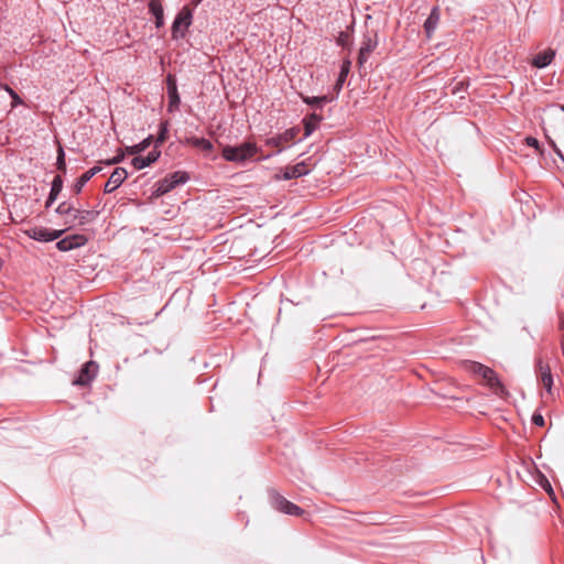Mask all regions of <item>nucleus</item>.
<instances>
[{"mask_svg": "<svg viewBox=\"0 0 564 564\" xmlns=\"http://www.w3.org/2000/svg\"><path fill=\"white\" fill-rule=\"evenodd\" d=\"M259 152V148L253 142H243L239 145H226L223 149V158L228 162L242 164L252 159Z\"/></svg>", "mask_w": 564, "mask_h": 564, "instance_id": "1", "label": "nucleus"}, {"mask_svg": "<svg viewBox=\"0 0 564 564\" xmlns=\"http://www.w3.org/2000/svg\"><path fill=\"white\" fill-rule=\"evenodd\" d=\"M188 181V175L186 172L177 171L174 172L163 180L155 183V188L153 191L154 197H160L169 192H171L176 185L184 184Z\"/></svg>", "mask_w": 564, "mask_h": 564, "instance_id": "2", "label": "nucleus"}, {"mask_svg": "<svg viewBox=\"0 0 564 564\" xmlns=\"http://www.w3.org/2000/svg\"><path fill=\"white\" fill-rule=\"evenodd\" d=\"M193 22V11L188 7H183L176 14L172 23V37L178 40L185 36L187 29Z\"/></svg>", "mask_w": 564, "mask_h": 564, "instance_id": "3", "label": "nucleus"}, {"mask_svg": "<svg viewBox=\"0 0 564 564\" xmlns=\"http://www.w3.org/2000/svg\"><path fill=\"white\" fill-rule=\"evenodd\" d=\"M484 383L498 397H505L507 395V390L500 379L498 378V375L496 371L489 367H485L481 375L479 376Z\"/></svg>", "mask_w": 564, "mask_h": 564, "instance_id": "4", "label": "nucleus"}, {"mask_svg": "<svg viewBox=\"0 0 564 564\" xmlns=\"http://www.w3.org/2000/svg\"><path fill=\"white\" fill-rule=\"evenodd\" d=\"M64 230H50L44 227H32L24 231V234L34 240L48 242L58 239Z\"/></svg>", "mask_w": 564, "mask_h": 564, "instance_id": "5", "label": "nucleus"}, {"mask_svg": "<svg viewBox=\"0 0 564 564\" xmlns=\"http://www.w3.org/2000/svg\"><path fill=\"white\" fill-rule=\"evenodd\" d=\"M272 503L276 510L285 514L300 517L304 513V510L302 508L289 501L288 499H285L284 497L276 492L272 495Z\"/></svg>", "mask_w": 564, "mask_h": 564, "instance_id": "6", "label": "nucleus"}, {"mask_svg": "<svg viewBox=\"0 0 564 564\" xmlns=\"http://www.w3.org/2000/svg\"><path fill=\"white\" fill-rule=\"evenodd\" d=\"M377 45L378 39L376 33L371 34L368 32L367 34L364 35L358 55L359 65H362L367 61L369 54L377 47Z\"/></svg>", "mask_w": 564, "mask_h": 564, "instance_id": "7", "label": "nucleus"}, {"mask_svg": "<svg viewBox=\"0 0 564 564\" xmlns=\"http://www.w3.org/2000/svg\"><path fill=\"white\" fill-rule=\"evenodd\" d=\"M128 177V172L123 167H116L111 173L108 182L105 185V193H112L116 191Z\"/></svg>", "mask_w": 564, "mask_h": 564, "instance_id": "8", "label": "nucleus"}, {"mask_svg": "<svg viewBox=\"0 0 564 564\" xmlns=\"http://www.w3.org/2000/svg\"><path fill=\"white\" fill-rule=\"evenodd\" d=\"M536 370L539 372V378L544 386L545 390L551 393L553 386V377L551 373V368L547 364H545L542 358H538L535 362Z\"/></svg>", "mask_w": 564, "mask_h": 564, "instance_id": "9", "label": "nucleus"}, {"mask_svg": "<svg viewBox=\"0 0 564 564\" xmlns=\"http://www.w3.org/2000/svg\"><path fill=\"white\" fill-rule=\"evenodd\" d=\"M99 213L96 210L75 209L73 219L70 221H67V224L69 225V227H74L76 225L84 226L95 221Z\"/></svg>", "mask_w": 564, "mask_h": 564, "instance_id": "10", "label": "nucleus"}, {"mask_svg": "<svg viewBox=\"0 0 564 564\" xmlns=\"http://www.w3.org/2000/svg\"><path fill=\"white\" fill-rule=\"evenodd\" d=\"M98 366L94 361L86 362L80 369L78 378L74 381L75 384L85 386L89 383L97 373Z\"/></svg>", "mask_w": 564, "mask_h": 564, "instance_id": "11", "label": "nucleus"}, {"mask_svg": "<svg viewBox=\"0 0 564 564\" xmlns=\"http://www.w3.org/2000/svg\"><path fill=\"white\" fill-rule=\"evenodd\" d=\"M308 172H310V169L306 167L305 162H300L295 165L286 166L283 170L282 178L283 180L297 178V177L308 174Z\"/></svg>", "mask_w": 564, "mask_h": 564, "instance_id": "12", "label": "nucleus"}, {"mask_svg": "<svg viewBox=\"0 0 564 564\" xmlns=\"http://www.w3.org/2000/svg\"><path fill=\"white\" fill-rule=\"evenodd\" d=\"M160 156L159 151H151L147 156H134L131 161V164L135 170H142L152 163H154Z\"/></svg>", "mask_w": 564, "mask_h": 564, "instance_id": "13", "label": "nucleus"}, {"mask_svg": "<svg viewBox=\"0 0 564 564\" xmlns=\"http://www.w3.org/2000/svg\"><path fill=\"white\" fill-rule=\"evenodd\" d=\"M167 94H169V98H170L167 109L170 112H172L178 108L181 100H180V96L177 93L176 84L171 76H169V80H167Z\"/></svg>", "mask_w": 564, "mask_h": 564, "instance_id": "14", "label": "nucleus"}, {"mask_svg": "<svg viewBox=\"0 0 564 564\" xmlns=\"http://www.w3.org/2000/svg\"><path fill=\"white\" fill-rule=\"evenodd\" d=\"M148 7L155 18V26L158 29L162 28L164 25V11L160 0H150Z\"/></svg>", "mask_w": 564, "mask_h": 564, "instance_id": "15", "label": "nucleus"}, {"mask_svg": "<svg viewBox=\"0 0 564 564\" xmlns=\"http://www.w3.org/2000/svg\"><path fill=\"white\" fill-rule=\"evenodd\" d=\"M555 56V52L553 50H546L536 54L532 61V65L536 68H543L551 64Z\"/></svg>", "mask_w": 564, "mask_h": 564, "instance_id": "16", "label": "nucleus"}, {"mask_svg": "<svg viewBox=\"0 0 564 564\" xmlns=\"http://www.w3.org/2000/svg\"><path fill=\"white\" fill-rule=\"evenodd\" d=\"M187 142L193 147L200 149L205 153H209L214 149L213 143L205 138L192 137L187 139Z\"/></svg>", "mask_w": 564, "mask_h": 564, "instance_id": "17", "label": "nucleus"}, {"mask_svg": "<svg viewBox=\"0 0 564 564\" xmlns=\"http://www.w3.org/2000/svg\"><path fill=\"white\" fill-rule=\"evenodd\" d=\"M438 21H440L438 10L436 8H434L431 11L429 18L425 20V23H424V28H425V31L429 36L436 29Z\"/></svg>", "mask_w": 564, "mask_h": 564, "instance_id": "18", "label": "nucleus"}, {"mask_svg": "<svg viewBox=\"0 0 564 564\" xmlns=\"http://www.w3.org/2000/svg\"><path fill=\"white\" fill-rule=\"evenodd\" d=\"M293 138H294L293 131L292 130H288L283 134L270 138L268 140V144L271 145V147L280 148L282 144L291 141Z\"/></svg>", "mask_w": 564, "mask_h": 564, "instance_id": "19", "label": "nucleus"}, {"mask_svg": "<svg viewBox=\"0 0 564 564\" xmlns=\"http://www.w3.org/2000/svg\"><path fill=\"white\" fill-rule=\"evenodd\" d=\"M302 100L310 106L322 108L325 104L330 102L333 98L324 95L318 97L302 96Z\"/></svg>", "mask_w": 564, "mask_h": 564, "instance_id": "20", "label": "nucleus"}, {"mask_svg": "<svg viewBox=\"0 0 564 564\" xmlns=\"http://www.w3.org/2000/svg\"><path fill=\"white\" fill-rule=\"evenodd\" d=\"M350 65H351V63L348 59L344 61L343 64H341L340 73H339V76H338L337 82L335 84V89L337 90V93L340 91V89H341V87H343V85H344V83L346 80V77H347V75H348V73L350 70Z\"/></svg>", "mask_w": 564, "mask_h": 564, "instance_id": "21", "label": "nucleus"}, {"mask_svg": "<svg viewBox=\"0 0 564 564\" xmlns=\"http://www.w3.org/2000/svg\"><path fill=\"white\" fill-rule=\"evenodd\" d=\"M321 120L322 116L317 113H312L307 119H305V135H310L315 130Z\"/></svg>", "mask_w": 564, "mask_h": 564, "instance_id": "22", "label": "nucleus"}, {"mask_svg": "<svg viewBox=\"0 0 564 564\" xmlns=\"http://www.w3.org/2000/svg\"><path fill=\"white\" fill-rule=\"evenodd\" d=\"M63 188V180L59 175H56L52 182L50 195L52 199H56Z\"/></svg>", "mask_w": 564, "mask_h": 564, "instance_id": "23", "label": "nucleus"}, {"mask_svg": "<svg viewBox=\"0 0 564 564\" xmlns=\"http://www.w3.org/2000/svg\"><path fill=\"white\" fill-rule=\"evenodd\" d=\"M464 367L468 372L480 376L486 366L477 361H466Z\"/></svg>", "mask_w": 564, "mask_h": 564, "instance_id": "24", "label": "nucleus"}, {"mask_svg": "<svg viewBox=\"0 0 564 564\" xmlns=\"http://www.w3.org/2000/svg\"><path fill=\"white\" fill-rule=\"evenodd\" d=\"M150 145V138L143 140L142 142H140L139 144H135V145H132V147H128L126 149V151L129 153V154H138L142 151H144Z\"/></svg>", "mask_w": 564, "mask_h": 564, "instance_id": "25", "label": "nucleus"}, {"mask_svg": "<svg viewBox=\"0 0 564 564\" xmlns=\"http://www.w3.org/2000/svg\"><path fill=\"white\" fill-rule=\"evenodd\" d=\"M56 213L59 215H67L73 217L75 208H73L70 204L63 202L57 206Z\"/></svg>", "mask_w": 564, "mask_h": 564, "instance_id": "26", "label": "nucleus"}, {"mask_svg": "<svg viewBox=\"0 0 564 564\" xmlns=\"http://www.w3.org/2000/svg\"><path fill=\"white\" fill-rule=\"evenodd\" d=\"M90 176L85 172L75 183L74 185V192L76 194H79L85 186V184L90 181Z\"/></svg>", "mask_w": 564, "mask_h": 564, "instance_id": "27", "label": "nucleus"}, {"mask_svg": "<svg viewBox=\"0 0 564 564\" xmlns=\"http://www.w3.org/2000/svg\"><path fill=\"white\" fill-rule=\"evenodd\" d=\"M56 247L59 251H69L74 249L72 240H69L68 236L57 241Z\"/></svg>", "mask_w": 564, "mask_h": 564, "instance_id": "28", "label": "nucleus"}, {"mask_svg": "<svg viewBox=\"0 0 564 564\" xmlns=\"http://www.w3.org/2000/svg\"><path fill=\"white\" fill-rule=\"evenodd\" d=\"M56 247L59 251H69L74 249L72 240H69L68 236L57 241Z\"/></svg>", "mask_w": 564, "mask_h": 564, "instance_id": "29", "label": "nucleus"}, {"mask_svg": "<svg viewBox=\"0 0 564 564\" xmlns=\"http://www.w3.org/2000/svg\"><path fill=\"white\" fill-rule=\"evenodd\" d=\"M68 238L72 240L74 249L82 247L87 242V238L84 235H70Z\"/></svg>", "mask_w": 564, "mask_h": 564, "instance_id": "30", "label": "nucleus"}, {"mask_svg": "<svg viewBox=\"0 0 564 564\" xmlns=\"http://www.w3.org/2000/svg\"><path fill=\"white\" fill-rule=\"evenodd\" d=\"M56 165H57V169L59 171H63L65 172L66 170V164H65V153H64V150L62 147L58 148V151H57V160H56Z\"/></svg>", "mask_w": 564, "mask_h": 564, "instance_id": "31", "label": "nucleus"}, {"mask_svg": "<svg viewBox=\"0 0 564 564\" xmlns=\"http://www.w3.org/2000/svg\"><path fill=\"white\" fill-rule=\"evenodd\" d=\"M123 159H124V152L120 150L116 156H113L112 159L106 160L105 164H107V165L118 164V163L122 162Z\"/></svg>", "mask_w": 564, "mask_h": 564, "instance_id": "32", "label": "nucleus"}, {"mask_svg": "<svg viewBox=\"0 0 564 564\" xmlns=\"http://www.w3.org/2000/svg\"><path fill=\"white\" fill-rule=\"evenodd\" d=\"M532 423L536 426H544L545 422L543 415L538 412L533 413Z\"/></svg>", "mask_w": 564, "mask_h": 564, "instance_id": "33", "label": "nucleus"}, {"mask_svg": "<svg viewBox=\"0 0 564 564\" xmlns=\"http://www.w3.org/2000/svg\"><path fill=\"white\" fill-rule=\"evenodd\" d=\"M6 90L10 94L11 98L13 99L14 106L22 104L21 98L18 96V94L12 88H10L9 86H6Z\"/></svg>", "mask_w": 564, "mask_h": 564, "instance_id": "34", "label": "nucleus"}, {"mask_svg": "<svg viewBox=\"0 0 564 564\" xmlns=\"http://www.w3.org/2000/svg\"><path fill=\"white\" fill-rule=\"evenodd\" d=\"M525 143L529 145V147H532L536 150H540V147H539V141L538 139L533 138V137H527L525 138Z\"/></svg>", "mask_w": 564, "mask_h": 564, "instance_id": "35", "label": "nucleus"}, {"mask_svg": "<svg viewBox=\"0 0 564 564\" xmlns=\"http://www.w3.org/2000/svg\"><path fill=\"white\" fill-rule=\"evenodd\" d=\"M100 171H101V167L94 166V167L89 169L88 171H86V173L93 178Z\"/></svg>", "mask_w": 564, "mask_h": 564, "instance_id": "36", "label": "nucleus"}, {"mask_svg": "<svg viewBox=\"0 0 564 564\" xmlns=\"http://www.w3.org/2000/svg\"><path fill=\"white\" fill-rule=\"evenodd\" d=\"M550 144L552 145V148L554 149L555 153L564 161V156L561 152V150L556 147V144L554 143V141L550 140Z\"/></svg>", "mask_w": 564, "mask_h": 564, "instance_id": "37", "label": "nucleus"}, {"mask_svg": "<svg viewBox=\"0 0 564 564\" xmlns=\"http://www.w3.org/2000/svg\"><path fill=\"white\" fill-rule=\"evenodd\" d=\"M54 202H55V199H52V196L48 195V198H47V200L45 203V207L48 208Z\"/></svg>", "mask_w": 564, "mask_h": 564, "instance_id": "38", "label": "nucleus"}, {"mask_svg": "<svg viewBox=\"0 0 564 564\" xmlns=\"http://www.w3.org/2000/svg\"><path fill=\"white\" fill-rule=\"evenodd\" d=\"M54 202H55V199H52V196L48 195V198H47V200L45 203V207L48 208Z\"/></svg>", "mask_w": 564, "mask_h": 564, "instance_id": "39", "label": "nucleus"}, {"mask_svg": "<svg viewBox=\"0 0 564 564\" xmlns=\"http://www.w3.org/2000/svg\"><path fill=\"white\" fill-rule=\"evenodd\" d=\"M166 131V128H163L162 132H161V135H160V140L162 141L164 139V133Z\"/></svg>", "mask_w": 564, "mask_h": 564, "instance_id": "40", "label": "nucleus"}, {"mask_svg": "<svg viewBox=\"0 0 564 564\" xmlns=\"http://www.w3.org/2000/svg\"><path fill=\"white\" fill-rule=\"evenodd\" d=\"M202 0H194V6H198Z\"/></svg>", "mask_w": 564, "mask_h": 564, "instance_id": "41", "label": "nucleus"}, {"mask_svg": "<svg viewBox=\"0 0 564 564\" xmlns=\"http://www.w3.org/2000/svg\"><path fill=\"white\" fill-rule=\"evenodd\" d=\"M561 109L564 111V105H563V106H561Z\"/></svg>", "mask_w": 564, "mask_h": 564, "instance_id": "42", "label": "nucleus"}]
</instances>
